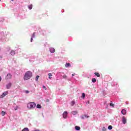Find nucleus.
<instances>
[{
	"label": "nucleus",
	"instance_id": "obj_1",
	"mask_svg": "<svg viewBox=\"0 0 131 131\" xmlns=\"http://www.w3.org/2000/svg\"><path fill=\"white\" fill-rule=\"evenodd\" d=\"M32 76V72L31 71H28L25 74L24 79V80H28V79H30V78H31Z\"/></svg>",
	"mask_w": 131,
	"mask_h": 131
},
{
	"label": "nucleus",
	"instance_id": "obj_2",
	"mask_svg": "<svg viewBox=\"0 0 131 131\" xmlns=\"http://www.w3.org/2000/svg\"><path fill=\"white\" fill-rule=\"evenodd\" d=\"M36 106V104L35 102H29L27 104L28 109H34Z\"/></svg>",
	"mask_w": 131,
	"mask_h": 131
},
{
	"label": "nucleus",
	"instance_id": "obj_3",
	"mask_svg": "<svg viewBox=\"0 0 131 131\" xmlns=\"http://www.w3.org/2000/svg\"><path fill=\"white\" fill-rule=\"evenodd\" d=\"M8 95V91L4 92L2 95L0 96V99H3L4 97H6Z\"/></svg>",
	"mask_w": 131,
	"mask_h": 131
},
{
	"label": "nucleus",
	"instance_id": "obj_4",
	"mask_svg": "<svg viewBox=\"0 0 131 131\" xmlns=\"http://www.w3.org/2000/svg\"><path fill=\"white\" fill-rule=\"evenodd\" d=\"M6 79H11L12 78V74H8L6 77Z\"/></svg>",
	"mask_w": 131,
	"mask_h": 131
},
{
	"label": "nucleus",
	"instance_id": "obj_5",
	"mask_svg": "<svg viewBox=\"0 0 131 131\" xmlns=\"http://www.w3.org/2000/svg\"><path fill=\"white\" fill-rule=\"evenodd\" d=\"M11 86H12V83H9L6 85V89L9 90V89H11Z\"/></svg>",
	"mask_w": 131,
	"mask_h": 131
},
{
	"label": "nucleus",
	"instance_id": "obj_6",
	"mask_svg": "<svg viewBox=\"0 0 131 131\" xmlns=\"http://www.w3.org/2000/svg\"><path fill=\"white\" fill-rule=\"evenodd\" d=\"M122 121L124 124H125V123H126V118H125L124 117H123L122 118Z\"/></svg>",
	"mask_w": 131,
	"mask_h": 131
},
{
	"label": "nucleus",
	"instance_id": "obj_7",
	"mask_svg": "<svg viewBox=\"0 0 131 131\" xmlns=\"http://www.w3.org/2000/svg\"><path fill=\"white\" fill-rule=\"evenodd\" d=\"M68 114L67 113V112H64L62 114L63 118H66V117H67Z\"/></svg>",
	"mask_w": 131,
	"mask_h": 131
},
{
	"label": "nucleus",
	"instance_id": "obj_8",
	"mask_svg": "<svg viewBox=\"0 0 131 131\" xmlns=\"http://www.w3.org/2000/svg\"><path fill=\"white\" fill-rule=\"evenodd\" d=\"M121 113L123 114V115H125V114H126V110L123 109L121 111Z\"/></svg>",
	"mask_w": 131,
	"mask_h": 131
},
{
	"label": "nucleus",
	"instance_id": "obj_9",
	"mask_svg": "<svg viewBox=\"0 0 131 131\" xmlns=\"http://www.w3.org/2000/svg\"><path fill=\"white\" fill-rule=\"evenodd\" d=\"M50 52L51 53H55V48H50Z\"/></svg>",
	"mask_w": 131,
	"mask_h": 131
},
{
	"label": "nucleus",
	"instance_id": "obj_10",
	"mask_svg": "<svg viewBox=\"0 0 131 131\" xmlns=\"http://www.w3.org/2000/svg\"><path fill=\"white\" fill-rule=\"evenodd\" d=\"M10 54L12 56H14L15 55L16 53L15 52V51L12 50L10 52Z\"/></svg>",
	"mask_w": 131,
	"mask_h": 131
},
{
	"label": "nucleus",
	"instance_id": "obj_11",
	"mask_svg": "<svg viewBox=\"0 0 131 131\" xmlns=\"http://www.w3.org/2000/svg\"><path fill=\"white\" fill-rule=\"evenodd\" d=\"M94 74L96 75V76H97V77H100V74L99 73H97V72H95L94 73Z\"/></svg>",
	"mask_w": 131,
	"mask_h": 131
},
{
	"label": "nucleus",
	"instance_id": "obj_12",
	"mask_svg": "<svg viewBox=\"0 0 131 131\" xmlns=\"http://www.w3.org/2000/svg\"><path fill=\"white\" fill-rule=\"evenodd\" d=\"M49 78V79H52V77L53 76V75H52V73L48 74Z\"/></svg>",
	"mask_w": 131,
	"mask_h": 131
},
{
	"label": "nucleus",
	"instance_id": "obj_13",
	"mask_svg": "<svg viewBox=\"0 0 131 131\" xmlns=\"http://www.w3.org/2000/svg\"><path fill=\"white\" fill-rule=\"evenodd\" d=\"M75 128L76 130H80V127L76 126L75 127Z\"/></svg>",
	"mask_w": 131,
	"mask_h": 131
},
{
	"label": "nucleus",
	"instance_id": "obj_14",
	"mask_svg": "<svg viewBox=\"0 0 131 131\" xmlns=\"http://www.w3.org/2000/svg\"><path fill=\"white\" fill-rule=\"evenodd\" d=\"M77 113H78L77 111L72 112V114H73V115H76V114H77Z\"/></svg>",
	"mask_w": 131,
	"mask_h": 131
},
{
	"label": "nucleus",
	"instance_id": "obj_15",
	"mask_svg": "<svg viewBox=\"0 0 131 131\" xmlns=\"http://www.w3.org/2000/svg\"><path fill=\"white\" fill-rule=\"evenodd\" d=\"M66 67H67V68H68V67H71V65L69 63H66Z\"/></svg>",
	"mask_w": 131,
	"mask_h": 131
},
{
	"label": "nucleus",
	"instance_id": "obj_16",
	"mask_svg": "<svg viewBox=\"0 0 131 131\" xmlns=\"http://www.w3.org/2000/svg\"><path fill=\"white\" fill-rule=\"evenodd\" d=\"M36 108H38V109H41V105L40 104H37L36 106Z\"/></svg>",
	"mask_w": 131,
	"mask_h": 131
},
{
	"label": "nucleus",
	"instance_id": "obj_17",
	"mask_svg": "<svg viewBox=\"0 0 131 131\" xmlns=\"http://www.w3.org/2000/svg\"><path fill=\"white\" fill-rule=\"evenodd\" d=\"M92 82L95 83V82H96V81H97V80L96 79V78H92Z\"/></svg>",
	"mask_w": 131,
	"mask_h": 131
},
{
	"label": "nucleus",
	"instance_id": "obj_18",
	"mask_svg": "<svg viewBox=\"0 0 131 131\" xmlns=\"http://www.w3.org/2000/svg\"><path fill=\"white\" fill-rule=\"evenodd\" d=\"M2 116H5V115H6V112H5V111H3L2 112Z\"/></svg>",
	"mask_w": 131,
	"mask_h": 131
},
{
	"label": "nucleus",
	"instance_id": "obj_19",
	"mask_svg": "<svg viewBox=\"0 0 131 131\" xmlns=\"http://www.w3.org/2000/svg\"><path fill=\"white\" fill-rule=\"evenodd\" d=\"M21 131H29L28 128H24Z\"/></svg>",
	"mask_w": 131,
	"mask_h": 131
},
{
	"label": "nucleus",
	"instance_id": "obj_20",
	"mask_svg": "<svg viewBox=\"0 0 131 131\" xmlns=\"http://www.w3.org/2000/svg\"><path fill=\"white\" fill-rule=\"evenodd\" d=\"M28 8L29 9V10H31L32 9V5H28Z\"/></svg>",
	"mask_w": 131,
	"mask_h": 131
},
{
	"label": "nucleus",
	"instance_id": "obj_21",
	"mask_svg": "<svg viewBox=\"0 0 131 131\" xmlns=\"http://www.w3.org/2000/svg\"><path fill=\"white\" fill-rule=\"evenodd\" d=\"M74 104H75V101H72L71 102V106H74Z\"/></svg>",
	"mask_w": 131,
	"mask_h": 131
},
{
	"label": "nucleus",
	"instance_id": "obj_22",
	"mask_svg": "<svg viewBox=\"0 0 131 131\" xmlns=\"http://www.w3.org/2000/svg\"><path fill=\"white\" fill-rule=\"evenodd\" d=\"M13 108H14V110L16 111V110H18V106H16L15 107H13Z\"/></svg>",
	"mask_w": 131,
	"mask_h": 131
},
{
	"label": "nucleus",
	"instance_id": "obj_23",
	"mask_svg": "<svg viewBox=\"0 0 131 131\" xmlns=\"http://www.w3.org/2000/svg\"><path fill=\"white\" fill-rule=\"evenodd\" d=\"M81 97H82V98L84 99V98L85 97V94L84 93H82Z\"/></svg>",
	"mask_w": 131,
	"mask_h": 131
},
{
	"label": "nucleus",
	"instance_id": "obj_24",
	"mask_svg": "<svg viewBox=\"0 0 131 131\" xmlns=\"http://www.w3.org/2000/svg\"><path fill=\"white\" fill-rule=\"evenodd\" d=\"M39 78V76H37L36 77V79H35L36 81H37V80H38Z\"/></svg>",
	"mask_w": 131,
	"mask_h": 131
},
{
	"label": "nucleus",
	"instance_id": "obj_25",
	"mask_svg": "<svg viewBox=\"0 0 131 131\" xmlns=\"http://www.w3.org/2000/svg\"><path fill=\"white\" fill-rule=\"evenodd\" d=\"M32 37H33V38L35 37V32L33 33V34L32 35Z\"/></svg>",
	"mask_w": 131,
	"mask_h": 131
},
{
	"label": "nucleus",
	"instance_id": "obj_26",
	"mask_svg": "<svg viewBox=\"0 0 131 131\" xmlns=\"http://www.w3.org/2000/svg\"><path fill=\"white\" fill-rule=\"evenodd\" d=\"M108 129H112V126L111 125L108 126Z\"/></svg>",
	"mask_w": 131,
	"mask_h": 131
},
{
	"label": "nucleus",
	"instance_id": "obj_27",
	"mask_svg": "<svg viewBox=\"0 0 131 131\" xmlns=\"http://www.w3.org/2000/svg\"><path fill=\"white\" fill-rule=\"evenodd\" d=\"M110 106H112V107H114V104H113V103H111Z\"/></svg>",
	"mask_w": 131,
	"mask_h": 131
},
{
	"label": "nucleus",
	"instance_id": "obj_28",
	"mask_svg": "<svg viewBox=\"0 0 131 131\" xmlns=\"http://www.w3.org/2000/svg\"><path fill=\"white\" fill-rule=\"evenodd\" d=\"M62 77H63V78H67V76L64 75L62 76Z\"/></svg>",
	"mask_w": 131,
	"mask_h": 131
},
{
	"label": "nucleus",
	"instance_id": "obj_29",
	"mask_svg": "<svg viewBox=\"0 0 131 131\" xmlns=\"http://www.w3.org/2000/svg\"><path fill=\"white\" fill-rule=\"evenodd\" d=\"M107 129L105 128V127H103V128H102V130L103 131H106Z\"/></svg>",
	"mask_w": 131,
	"mask_h": 131
},
{
	"label": "nucleus",
	"instance_id": "obj_30",
	"mask_svg": "<svg viewBox=\"0 0 131 131\" xmlns=\"http://www.w3.org/2000/svg\"><path fill=\"white\" fill-rule=\"evenodd\" d=\"M25 93H26V94H29V91H28V90H26V91H25Z\"/></svg>",
	"mask_w": 131,
	"mask_h": 131
},
{
	"label": "nucleus",
	"instance_id": "obj_31",
	"mask_svg": "<svg viewBox=\"0 0 131 131\" xmlns=\"http://www.w3.org/2000/svg\"><path fill=\"white\" fill-rule=\"evenodd\" d=\"M32 40H33V38L32 37L31 38V42H32Z\"/></svg>",
	"mask_w": 131,
	"mask_h": 131
},
{
	"label": "nucleus",
	"instance_id": "obj_32",
	"mask_svg": "<svg viewBox=\"0 0 131 131\" xmlns=\"http://www.w3.org/2000/svg\"><path fill=\"white\" fill-rule=\"evenodd\" d=\"M84 117H86L87 118H89V116H86V115H84Z\"/></svg>",
	"mask_w": 131,
	"mask_h": 131
},
{
	"label": "nucleus",
	"instance_id": "obj_33",
	"mask_svg": "<svg viewBox=\"0 0 131 131\" xmlns=\"http://www.w3.org/2000/svg\"><path fill=\"white\" fill-rule=\"evenodd\" d=\"M42 88H43V89H46V86L43 85Z\"/></svg>",
	"mask_w": 131,
	"mask_h": 131
},
{
	"label": "nucleus",
	"instance_id": "obj_34",
	"mask_svg": "<svg viewBox=\"0 0 131 131\" xmlns=\"http://www.w3.org/2000/svg\"><path fill=\"white\" fill-rule=\"evenodd\" d=\"M34 131H40V130H39V129H35L34 130Z\"/></svg>",
	"mask_w": 131,
	"mask_h": 131
},
{
	"label": "nucleus",
	"instance_id": "obj_35",
	"mask_svg": "<svg viewBox=\"0 0 131 131\" xmlns=\"http://www.w3.org/2000/svg\"><path fill=\"white\" fill-rule=\"evenodd\" d=\"M0 81H2V77H0Z\"/></svg>",
	"mask_w": 131,
	"mask_h": 131
},
{
	"label": "nucleus",
	"instance_id": "obj_36",
	"mask_svg": "<svg viewBox=\"0 0 131 131\" xmlns=\"http://www.w3.org/2000/svg\"><path fill=\"white\" fill-rule=\"evenodd\" d=\"M74 75H75L74 74H72V76H74Z\"/></svg>",
	"mask_w": 131,
	"mask_h": 131
},
{
	"label": "nucleus",
	"instance_id": "obj_37",
	"mask_svg": "<svg viewBox=\"0 0 131 131\" xmlns=\"http://www.w3.org/2000/svg\"><path fill=\"white\" fill-rule=\"evenodd\" d=\"M82 118L83 119L84 118V117L83 116V117H82Z\"/></svg>",
	"mask_w": 131,
	"mask_h": 131
},
{
	"label": "nucleus",
	"instance_id": "obj_38",
	"mask_svg": "<svg viewBox=\"0 0 131 131\" xmlns=\"http://www.w3.org/2000/svg\"><path fill=\"white\" fill-rule=\"evenodd\" d=\"M88 104H90V101H88Z\"/></svg>",
	"mask_w": 131,
	"mask_h": 131
},
{
	"label": "nucleus",
	"instance_id": "obj_39",
	"mask_svg": "<svg viewBox=\"0 0 131 131\" xmlns=\"http://www.w3.org/2000/svg\"><path fill=\"white\" fill-rule=\"evenodd\" d=\"M12 2L14 1V0H11Z\"/></svg>",
	"mask_w": 131,
	"mask_h": 131
}]
</instances>
